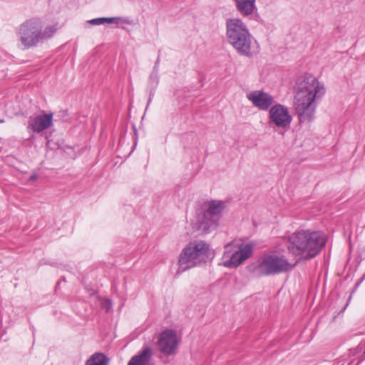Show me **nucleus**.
<instances>
[{
    "instance_id": "nucleus-1",
    "label": "nucleus",
    "mask_w": 365,
    "mask_h": 365,
    "mask_svg": "<svg viewBox=\"0 0 365 365\" xmlns=\"http://www.w3.org/2000/svg\"><path fill=\"white\" fill-rule=\"evenodd\" d=\"M294 106L299 124L312 123L315 116L316 101L325 94L324 84L312 75H306L297 83Z\"/></svg>"
},
{
    "instance_id": "nucleus-2",
    "label": "nucleus",
    "mask_w": 365,
    "mask_h": 365,
    "mask_svg": "<svg viewBox=\"0 0 365 365\" xmlns=\"http://www.w3.org/2000/svg\"><path fill=\"white\" fill-rule=\"evenodd\" d=\"M288 250L302 259L315 257L326 245L324 235L319 231L298 230L288 237Z\"/></svg>"
},
{
    "instance_id": "nucleus-3",
    "label": "nucleus",
    "mask_w": 365,
    "mask_h": 365,
    "mask_svg": "<svg viewBox=\"0 0 365 365\" xmlns=\"http://www.w3.org/2000/svg\"><path fill=\"white\" fill-rule=\"evenodd\" d=\"M226 36L228 43L241 56L252 57L259 52V46L257 41L240 19L233 18L227 20Z\"/></svg>"
},
{
    "instance_id": "nucleus-4",
    "label": "nucleus",
    "mask_w": 365,
    "mask_h": 365,
    "mask_svg": "<svg viewBox=\"0 0 365 365\" xmlns=\"http://www.w3.org/2000/svg\"><path fill=\"white\" fill-rule=\"evenodd\" d=\"M57 31V24L44 26L39 18H32L19 26L17 36L24 49H29L48 41Z\"/></svg>"
},
{
    "instance_id": "nucleus-5",
    "label": "nucleus",
    "mask_w": 365,
    "mask_h": 365,
    "mask_svg": "<svg viewBox=\"0 0 365 365\" xmlns=\"http://www.w3.org/2000/svg\"><path fill=\"white\" fill-rule=\"evenodd\" d=\"M215 257V252L210 245L203 240L190 242L181 251L178 258L177 274L200 266L211 261Z\"/></svg>"
},
{
    "instance_id": "nucleus-6",
    "label": "nucleus",
    "mask_w": 365,
    "mask_h": 365,
    "mask_svg": "<svg viewBox=\"0 0 365 365\" xmlns=\"http://www.w3.org/2000/svg\"><path fill=\"white\" fill-rule=\"evenodd\" d=\"M225 208L226 203L222 200H212L204 202L201 211L197 215V230L205 234L216 230Z\"/></svg>"
},
{
    "instance_id": "nucleus-7",
    "label": "nucleus",
    "mask_w": 365,
    "mask_h": 365,
    "mask_svg": "<svg viewBox=\"0 0 365 365\" xmlns=\"http://www.w3.org/2000/svg\"><path fill=\"white\" fill-rule=\"evenodd\" d=\"M296 264L290 263L284 256L268 253L258 259L257 270L263 276L275 275L292 270Z\"/></svg>"
},
{
    "instance_id": "nucleus-8",
    "label": "nucleus",
    "mask_w": 365,
    "mask_h": 365,
    "mask_svg": "<svg viewBox=\"0 0 365 365\" xmlns=\"http://www.w3.org/2000/svg\"><path fill=\"white\" fill-rule=\"evenodd\" d=\"M252 245L232 242L225 245L221 264L227 268H237L252 255Z\"/></svg>"
},
{
    "instance_id": "nucleus-9",
    "label": "nucleus",
    "mask_w": 365,
    "mask_h": 365,
    "mask_svg": "<svg viewBox=\"0 0 365 365\" xmlns=\"http://www.w3.org/2000/svg\"><path fill=\"white\" fill-rule=\"evenodd\" d=\"M292 121V116L287 106L276 103L269 108L268 124L269 126H273L279 133L283 134L284 133L280 130H287Z\"/></svg>"
},
{
    "instance_id": "nucleus-10",
    "label": "nucleus",
    "mask_w": 365,
    "mask_h": 365,
    "mask_svg": "<svg viewBox=\"0 0 365 365\" xmlns=\"http://www.w3.org/2000/svg\"><path fill=\"white\" fill-rule=\"evenodd\" d=\"M180 341L176 331L166 329L159 334L156 345L160 354L170 356L177 354Z\"/></svg>"
},
{
    "instance_id": "nucleus-11",
    "label": "nucleus",
    "mask_w": 365,
    "mask_h": 365,
    "mask_svg": "<svg viewBox=\"0 0 365 365\" xmlns=\"http://www.w3.org/2000/svg\"><path fill=\"white\" fill-rule=\"evenodd\" d=\"M53 113L43 112L38 115H31L29 118L27 130L29 133H41L53 125Z\"/></svg>"
},
{
    "instance_id": "nucleus-12",
    "label": "nucleus",
    "mask_w": 365,
    "mask_h": 365,
    "mask_svg": "<svg viewBox=\"0 0 365 365\" xmlns=\"http://www.w3.org/2000/svg\"><path fill=\"white\" fill-rule=\"evenodd\" d=\"M247 99L260 110H267L272 106L274 97L262 90L253 91L247 95Z\"/></svg>"
},
{
    "instance_id": "nucleus-13",
    "label": "nucleus",
    "mask_w": 365,
    "mask_h": 365,
    "mask_svg": "<svg viewBox=\"0 0 365 365\" xmlns=\"http://www.w3.org/2000/svg\"><path fill=\"white\" fill-rule=\"evenodd\" d=\"M153 354V348L144 345L136 354L130 358L127 365H155Z\"/></svg>"
},
{
    "instance_id": "nucleus-14",
    "label": "nucleus",
    "mask_w": 365,
    "mask_h": 365,
    "mask_svg": "<svg viewBox=\"0 0 365 365\" xmlns=\"http://www.w3.org/2000/svg\"><path fill=\"white\" fill-rule=\"evenodd\" d=\"M237 10L245 17L257 11L256 0H234Z\"/></svg>"
},
{
    "instance_id": "nucleus-15",
    "label": "nucleus",
    "mask_w": 365,
    "mask_h": 365,
    "mask_svg": "<svg viewBox=\"0 0 365 365\" xmlns=\"http://www.w3.org/2000/svg\"><path fill=\"white\" fill-rule=\"evenodd\" d=\"M159 83V75H158V62L154 66L153 71L148 78V88L150 91V97L148 100V104L150 103L152 97L154 95L155 88Z\"/></svg>"
},
{
    "instance_id": "nucleus-16",
    "label": "nucleus",
    "mask_w": 365,
    "mask_h": 365,
    "mask_svg": "<svg viewBox=\"0 0 365 365\" xmlns=\"http://www.w3.org/2000/svg\"><path fill=\"white\" fill-rule=\"evenodd\" d=\"M109 358L103 353L96 352L86 361V365H108Z\"/></svg>"
},
{
    "instance_id": "nucleus-17",
    "label": "nucleus",
    "mask_w": 365,
    "mask_h": 365,
    "mask_svg": "<svg viewBox=\"0 0 365 365\" xmlns=\"http://www.w3.org/2000/svg\"><path fill=\"white\" fill-rule=\"evenodd\" d=\"M120 21V18L118 17H111V18H106V17H101V18H96L93 19L88 22L91 24V25H101L103 24H112L115 23L118 24Z\"/></svg>"
},
{
    "instance_id": "nucleus-18",
    "label": "nucleus",
    "mask_w": 365,
    "mask_h": 365,
    "mask_svg": "<svg viewBox=\"0 0 365 365\" xmlns=\"http://www.w3.org/2000/svg\"><path fill=\"white\" fill-rule=\"evenodd\" d=\"M38 178V176L36 174H34L30 177V180L32 181L36 180Z\"/></svg>"
}]
</instances>
